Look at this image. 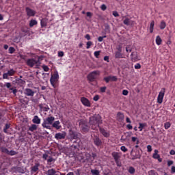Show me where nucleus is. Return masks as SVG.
Here are the masks:
<instances>
[{"mask_svg": "<svg viewBox=\"0 0 175 175\" xmlns=\"http://www.w3.org/2000/svg\"><path fill=\"white\" fill-rule=\"evenodd\" d=\"M89 124L93 131H98V128H100L99 125L102 124V117L99 114L94 115L90 118Z\"/></svg>", "mask_w": 175, "mask_h": 175, "instance_id": "obj_1", "label": "nucleus"}, {"mask_svg": "<svg viewBox=\"0 0 175 175\" xmlns=\"http://www.w3.org/2000/svg\"><path fill=\"white\" fill-rule=\"evenodd\" d=\"M54 121H55V118H54V116L47 117L44 120L42 126L46 128V129L51 130V126L50 125H53Z\"/></svg>", "mask_w": 175, "mask_h": 175, "instance_id": "obj_2", "label": "nucleus"}, {"mask_svg": "<svg viewBox=\"0 0 175 175\" xmlns=\"http://www.w3.org/2000/svg\"><path fill=\"white\" fill-rule=\"evenodd\" d=\"M100 71L99 70H94L91 72H90L88 75L87 79L90 83H93V81H95L96 79H98V76H100Z\"/></svg>", "mask_w": 175, "mask_h": 175, "instance_id": "obj_3", "label": "nucleus"}, {"mask_svg": "<svg viewBox=\"0 0 175 175\" xmlns=\"http://www.w3.org/2000/svg\"><path fill=\"white\" fill-rule=\"evenodd\" d=\"M0 151L3 154H7V155H10L11 157H13V155H17L18 154V152H16V150H9L5 146H2L0 144Z\"/></svg>", "mask_w": 175, "mask_h": 175, "instance_id": "obj_4", "label": "nucleus"}, {"mask_svg": "<svg viewBox=\"0 0 175 175\" xmlns=\"http://www.w3.org/2000/svg\"><path fill=\"white\" fill-rule=\"evenodd\" d=\"M58 79H59L58 72H55L53 73V75H51L50 83L53 88H57V81H58Z\"/></svg>", "mask_w": 175, "mask_h": 175, "instance_id": "obj_5", "label": "nucleus"}, {"mask_svg": "<svg viewBox=\"0 0 175 175\" xmlns=\"http://www.w3.org/2000/svg\"><path fill=\"white\" fill-rule=\"evenodd\" d=\"M40 62L39 61H37L36 59L31 58V59H28L27 60V65L29 66L30 68H33L35 65L36 66H40Z\"/></svg>", "mask_w": 175, "mask_h": 175, "instance_id": "obj_6", "label": "nucleus"}, {"mask_svg": "<svg viewBox=\"0 0 175 175\" xmlns=\"http://www.w3.org/2000/svg\"><path fill=\"white\" fill-rule=\"evenodd\" d=\"M112 157L117 165L119 167L121 166V161H120V158H121V156H120V154L117 152H113L112 153Z\"/></svg>", "mask_w": 175, "mask_h": 175, "instance_id": "obj_7", "label": "nucleus"}, {"mask_svg": "<svg viewBox=\"0 0 175 175\" xmlns=\"http://www.w3.org/2000/svg\"><path fill=\"white\" fill-rule=\"evenodd\" d=\"M131 156L133 161H135V159H140V158H142V155L140 154V152L139 150H132L131 152Z\"/></svg>", "mask_w": 175, "mask_h": 175, "instance_id": "obj_8", "label": "nucleus"}, {"mask_svg": "<svg viewBox=\"0 0 175 175\" xmlns=\"http://www.w3.org/2000/svg\"><path fill=\"white\" fill-rule=\"evenodd\" d=\"M79 126L81 129L82 132L87 133L90 131V126L85 124V121L84 120H80Z\"/></svg>", "mask_w": 175, "mask_h": 175, "instance_id": "obj_9", "label": "nucleus"}, {"mask_svg": "<svg viewBox=\"0 0 175 175\" xmlns=\"http://www.w3.org/2000/svg\"><path fill=\"white\" fill-rule=\"evenodd\" d=\"M165 89L162 88L160 92L159 93V95L157 96V103H159V105H161L162 103V102H163V97L165 96Z\"/></svg>", "mask_w": 175, "mask_h": 175, "instance_id": "obj_10", "label": "nucleus"}, {"mask_svg": "<svg viewBox=\"0 0 175 175\" xmlns=\"http://www.w3.org/2000/svg\"><path fill=\"white\" fill-rule=\"evenodd\" d=\"M25 12L27 17H35L36 14V11L32 10L29 7H26Z\"/></svg>", "mask_w": 175, "mask_h": 175, "instance_id": "obj_11", "label": "nucleus"}, {"mask_svg": "<svg viewBox=\"0 0 175 175\" xmlns=\"http://www.w3.org/2000/svg\"><path fill=\"white\" fill-rule=\"evenodd\" d=\"M69 137L70 142H75L76 139H79V133L76 131H70L69 132Z\"/></svg>", "mask_w": 175, "mask_h": 175, "instance_id": "obj_12", "label": "nucleus"}, {"mask_svg": "<svg viewBox=\"0 0 175 175\" xmlns=\"http://www.w3.org/2000/svg\"><path fill=\"white\" fill-rule=\"evenodd\" d=\"M66 137V132L57 133L55 135V139H56V140H64V139H65Z\"/></svg>", "mask_w": 175, "mask_h": 175, "instance_id": "obj_13", "label": "nucleus"}, {"mask_svg": "<svg viewBox=\"0 0 175 175\" xmlns=\"http://www.w3.org/2000/svg\"><path fill=\"white\" fill-rule=\"evenodd\" d=\"M81 102L85 107H91V102L85 97L81 98Z\"/></svg>", "mask_w": 175, "mask_h": 175, "instance_id": "obj_14", "label": "nucleus"}, {"mask_svg": "<svg viewBox=\"0 0 175 175\" xmlns=\"http://www.w3.org/2000/svg\"><path fill=\"white\" fill-rule=\"evenodd\" d=\"M117 77L111 75L103 78V81H105V83H110V81H117Z\"/></svg>", "mask_w": 175, "mask_h": 175, "instance_id": "obj_15", "label": "nucleus"}, {"mask_svg": "<svg viewBox=\"0 0 175 175\" xmlns=\"http://www.w3.org/2000/svg\"><path fill=\"white\" fill-rule=\"evenodd\" d=\"M93 142L94 144L96 146V147H100V146H102V139L96 135L93 138Z\"/></svg>", "mask_w": 175, "mask_h": 175, "instance_id": "obj_16", "label": "nucleus"}, {"mask_svg": "<svg viewBox=\"0 0 175 175\" xmlns=\"http://www.w3.org/2000/svg\"><path fill=\"white\" fill-rule=\"evenodd\" d=\"M24 94L26 96H33V95H35V91L32 90L31 88H26L24 91Z\"/></svg>", "mask_w": 175, "mask_h": 175, "instance_id": "obj_17", "label": "nucleus"}, {"mask_svg": "<svg viewBox=\"0 0 175 175\" xmlns=\"http://www.w3.org/2000/svg\"><path fill=\"white\" fill-rule=\"evenodd\" d=\"M125 118V116L124 115V113L122 112H118L116 115V120L119 122H122Z\"/></svg>", "mask_w": 175, "mask_h": 175, "instance_id": "obj_18", "label": "nucleus"}, {"mask_svg": "<svg viewBox=\"0 0 175 175\" xmlns=\"http://www.w3.org/2000/svg\"><path fill=\"white\" fill-rule=\"evenodd\" d=\"M38 107H40L41 111H49L50 109L49 105L46 104H39Z\"/></svg>", "mask_w": 175, "mask_h": 175, "instance_id": "obj_19", "label": "nucleus"}, {"mask_svg": "<svg viewBox=\"0 0 175 175\" xmlns=\"http://www.w3.org/2000/svg\"><path fill=\"white\" fill-rule=\"evenodd\" d=\"M99 131L100 133L104 136V137H109L110 133H109V131L105 130V129L102 127H99Z\"/></svg>", "mask_w": 175, "mask_h": 175, "instance_id": "obj_20", "label": "nucleus"}, {"mask_svg": "<svg viewBox=\"0 0 175 175\" xmlns=\"http://www.w3.org/2000/svg\"><path fill=\"white\" fill-rule=\"evenodd\" d=\"M52 126H53V128H55L57 131L60 128H62V126H61V122H59V120H57V121L53 122V123L52 124Z\"/></svg>", "mask_w": 175, "mask_h": 175, "instance_id": "obj_21", "label": "nucleus"}, {"mask_svg": "<svg viewBox=\"0 0 175 175\" xmlns=\"http://www.w3.org/2000/svg\"><path fill=\"white\" fill-rule=\"evenodd\" d=\"M72 143L74 144L71 145L72 150H79L80 145H79L77 140L73 141Z\"/></svg>", "mask_w": 175, "mask_h": 175, "instance_id": "obj_22", "label": "nucleus"}, {"mask_svg": "<svg viewBox=\"0 0 175 175\" xmlns=\"http://www.w3.org/2000/svg\"><path fill=\"white\" fill-rule=\"evenodd\" d=\"M32 122L33 124H37L38 125H39V124H40L41 122V119L40 118H39V116H35L32 119Z\"/></svg>", "mask_w": 175, "mask_h": 175, "instance_id": "obj_23", "label": "nucleus"}, {"mask_svg": "<svg viewBox=\"0 0 175 175\" xmlns=\"http://www.w3.org/2000/svg\"><path fill=\"white\" fill-rule=\"evenodd\" d=\"M131 61L136 62L137 61V52H132L131 54Z\"/></svg>", "mask_w": 175, "mask_h": 175, "instance_id": "obj_24", "label": "nucleus"}, {"mask_svg": "<svg viewBox=\"0 0 175 175\" xmlns=\"http://www.w3.org/2000/svg\"><path fill=\"white\" fill-rule=\"evenodd\" d=\"M46 174L47 175H58V174H57V171H55L54 168L48 170V171L46 172Z\"/></svg>", "mask_w": 175, "mask_h": 175, "instance_id": "obj_25", "label": "nucleus"}, {"mask_svg": "<svg viewBox=\"0 0 175 175\" xmlns=\"http://www.w3.org/2000/svg\"><path fill=\"white\" fill-rule=\"evenodd\" d=\"M40 25H41V28H44V27H47V19L42 18L40 21Z\"/></svg>", "mask_w": 175, "mask_h": 175, "instance_id": "obj_26", "label": "nucleus"}, {"mask_svg": "<svg viewBox=\"0 0 175 175\" xmlns=\"http://www.w3.org/2000/svg\"><path fill=\"white\" fill-rule=\"evenodd\" d=\"M9 129H10V124H5V127L3 128V132L4 133H10V131H9Z\"/></svg>", "mask_w": 175, "mask_h": 175, "instance_id": "obj_27", "label": "nucleus"}, {"mask_svg": "<svg viewBox=\"0 0 175 175\" xmlns=\"http://www.w3.org/2000/svg\"><path fill=\"white\" fill-rule=\"evenodd\" d=\"M30 28H32V27H35V25H38V21L35 19H31L29 24Z\"/></svg>", "mask_w": 175, "mask_h": 175, "instance_id": "obj_28", "label": "nucleus"}, {"mask_svg": "<svg viewBox=\"0 0 175 175\" xmlns=\"http://www.w3.org/2000/svg\"><path fill=\"white\" fill-rule=\"evenodd\" d=\"M39 166H40L39 163H36L35 165L31 167V172L36 173V172L39 170Z\"/></svg>", "mask_w": 175, "mask_h": 175, "instance_id": "obj_29", "label": "nucleus"}, {"mask_svg": "<svg viewBox=\"0 0 175 175\" xmlns=\"http://www.w3.org/2000/svg\"><path fill=\"white\" fill-rule=\"evenodd\" d=\"M85 158H86V160L88 162H92L94 161V159H92V154H90V153H86L85 154Z\"/></svg>", "mask_w": 175, "mask_h": 175, "instance_id": "obj_30", "label": "nucleus"}, {"mask_svg": "<svg viewBox=\"0 0 175 175\" xmlns=\"http://www.w3.org/2000/svg\"><path fill=\"white\" fill-rule=\"evenodd\" d=\"M154 25H155V22L154 21H152L150 22V25L149 27V31L150 33H152V32H154Z\"/></svg>", "mask_w": 175, "mask_h": 175, "instance_id": "obj_31", "label": "nucleus"}, {"mask_svg": "<svg viewBox=\"0 0 175 175\" xmlns=\"http://www.w3.org/2000/svg\"><path fill=\"white\" fill-rule=\"evenodd\" d=\"M159 152V151H158V150H154V153L152 155V158H154V159H159L161 156L158 154Z\"/></svg>", "mask_w": 175, "mask_h": 175, "instance_id": "obj_32", "label": "nucleus"}, {"mask_svg": "<svg viewBox=\"0 0 175 175\" xmlns=\"http://www.w3.org/2000/svg\"><path fill=\"white\" fill-rule=\"evenodd\" d=\"M115 58H124L122 52L116 51L115 52Z\"/></svg>", "mask_w": 175, "mask_h": 175, "instance_id": "obj_33", "label": "nucleus"}, {"mask_svg": "<svg viewBox=\"0 0 175 175\" xmlns=\"http://www.w3.org/2000/svg\"><path fill=\"white\" fill-rule=\"evenodd\" d=\"M38 129V126L36 124H31V126L29 128V131L30 132H33Z\"/></svg>", "mask_w": 175, "mask_h": 175, "instance_id": "obj_34", "label": "nucleus"}, {"mask_svg": "<svg viewBox=\"0 0 175 175\" xmlns=\"http://www.w3.org/2000/svg\"><path fill=\"white\" fill-rule=\"evenodd\" d=\"M161 43H162V39L159 36H157L156 37V44H157V46H161Z\"/></svg>", "mask_w": 175, "mask_h": 175, "instance_id": "obj_35", "label": "nucleus"}, {"mask_svg": "<svg viewBox=\"0 0 175 175\" xmlns=\"http://www.w3.org/2000/svg\"><path fill=\"white\" fill-rule=\"evenodd\" d=\"M7 73L9 76H14V75H16V70L12 68L10 70H8Z\"/></svg>", "mask_w": 175, "mask_h": 175, "instance_id": "obj_36", "label": "nucleus"}, {"mask_svg": "<svg viewBox=\"0 0 175 175\" xmlns=\"http://www.w3.org/2000/svg\"><path fill=\"white\" fill-rule=\"evenodd\" d=\"M139 126L138 129H139V132H142V131H143V129L145 128V126H147V124L146 123H139Z\"/></svg>", "mask_w": 175, "mask_h": 175, "instance_id": "obj_37", "label": "nucleus"}, {"mask_svg": "<svg viewBox=\"0 0 175 175\" xmlns=\"http://www.w3.org/2000/svg\"><path fill=\"white\" fill-rule=\"evenodd\" d=\"M166 28V22L165 21H161L160 23V29H165Z\"/></svg>", "mask_w": 175, "mask_h": 175, "instance_id": "obj_38", "label": "nucleus"}, {"mask_svg": "<svg viewBox=\"0 0 175 175\" xmlns=\"http://www.w3.org/2000/svg\"><path fill=\"white\" fill-rule=\"evenodd\" d=\"M128 172L129 173H130V174H135V172H136V170H135V167L131 166L129 167Z\"/></svg>", "mask_w": 175, "mask_h": 175, "instance_id": "obj_39", "label": "nucleus"}, {"mask_svg": "<svg viewBox=\"0 0 175 175\" xmlns=\"http://www.w3.org/2000/svg\"><path fill=\"white\" fill-rule=\"evenodd\" d=\"M17 84H18V85L22 87V85H24V84H25V81H24L21 79H19L17 80Z\"/></svg>", "mask_w": 175, "mask_h": 175, "instance_id": "obj_40", "label": "nucleus"}, {"mask_svg": "<svg viewBox=\"0 0 175 175\" xmlns=\"http://www.w3.org/2000/svg\"><path fill=\"white\" fill-rule=\"evenodd\" d=\"M123 23L124 24V25H130V24H131V19H129V18H126L124 20Z\"/></svg>", "mask_w": 175, "mask_h": 175, "instance_id": "obj_41", "label": "nucleus"}, {"mask_svg": "<svg viewBox=\"0 0 175 175\" xmlns=\"http://www.w3.org/2000/svg\"><path fill=\"white\" fill-rule=\"evenodd\" d=\"M91 173L92 175H99L100 172L98 170H91Z\"/></svg>", "mask_w": 175, "mask_h": 175, "instance_id": "obj_42", "label": "nucleus"}, {"mask_svg": "<svg viewBox=\"0 0 175 175\" xmlns=\"http://www.w3.org/2000/svg\"><path fill=\"white\" fill-rule=\"evenodd\" d=\"M16 171L18 172V173H24V170L23 168H21V167H16Z\"/></svg>", "mask_w": 175, "mask_h": 175, "instance_id": "obj_43", "label": "nucleus"}, {"mask_svg": "<svg viewBox=\"0 0 175 175\" xmlns=\"http://www.w3.org/2000/svg\"><path fill=\"white\" fill-rule=\"evenodd\" d=\"M92 44H94L92 43V41H88L87 43H86V49H90L91 48V46H92Z\"/></svg>", "mask_w": 175, "mask_h": 175, "instance_id": "obj_44", "label": "nucleus"}, {"mask_svg": "<svg viewBox=\"0 0 175 175\" xmlns=\"http://www.w3.org/2000/svg\"><path fill=\"white\" fill-rule=\"evenodd\" d=\"M51 162H55V159H54V158L49 157V159L47 160V163L48 165H50V163H51Z\"/></svg>", "mask_w": 175, "mask_h": 175, "instance_id": "obj_45", "label": "nucleus"}, {"mask_svg": "<svg viewBox=\"0 0 175 175\" xmlns=\"http://www.w3.org/2000/svg\"><path fill=\"white\" fill-rule=\"evenodd\" d=\"M94 55L96 58H99V55H100V51H95Z\"/></svg>", "mask_w": 175, "mask_h": 175, "instance_id": "obj_46", "label": "nucleus"}, {"mask_svg": "<svg viewBox=\"0 0 175 175\" xmlns=\"http://www.w3.org/2000/svg\"><path fill=\"white\" fill-rule=\"evenodd\" d=\"M126 53H132V48H131L130 45H127L126 47Z\"/></svg>", "mask_w": 175, "mask_h": 175, "instance_id": "obj_47", "label": "nucleus"}, {"mask_svg": "<svg viewBox=\"0 0 175 175\" xmlns=\"http://www.w3.org/2000/svg\"><path fill=\"white\" fill-rule=\"evenodd\" d=\"M42 69L44 72H49V70H50V68H49V66L46 65L42 66Z\"/></svg>", "mask_w": 175, "mask_h": 175, "instance_id": "obj_48", "label": "nucleus"}, {"mask_svg": "<svg viewBox=\"0 0 175 175\" xmlns=\"http://www.w3.org/2000/svg\"><path fill=\"white\" fill-rule=\"evenodd\" d=\"M14 51H16V49L14 47L10 46L9 48V53L10 54H13V53H14Z\"/></svg>", "mask_w": 175, "mask_h": 175, "instance_id": "obj_49", "label": "nucleus"}, {"mask_svg": "<svg viewBox=\"0 0 175 175\" xmlns=\"http://www.w3.org/2000/svg\"><path fill=\"white\" fill-rule=\"evenodd\" d=\"M105 29L107 32H110V25L108 24L105 25Z\"/></svg>", "mask_w": 175, "mask_h": 175, "instance_id": "obj_50", "label": "nucleus"}, {"mask_svg": "<svg viewBox=\"0 0 175 175\" xmlns=\"http://www.w3.org/2000/svg\"><path fill=\"white\" fill-rule=\"evenodd\" d=\"M120 150L121 151H122L123 152H126L128 151V148H126V147L122 146L120 147Z\"/></svg>", "mask_w": 175, "mask_h": 175, "instance_id": "obj_51", "label": "nucleus"}, {"mask_svg": "<svg viewBox=\"0 0 175 175\" xmlns=\"http://www.w3.org/2000/svg\"><path fill=\"white\" fill-rule=\"evenodd\" d=\"M106 90H107V88L106 86L101 87L100 88V92H102V93L106 92Z\"/></svg>", "mask_w": 175, "mask_h": 175, "instance_id": "obj_52", "label": "nucleus"}, {"mask_svg": "<svg viewBox=\"0 0 175 175\" xmlns=\"http://www.w3.org/2000/svg\"><path fill=\"white\" fill-rule=\"evenodd\" d=\"M165 129H169L170 128V122H166L164 124Z\"/></svg>", "mask_w": 175, "mask_h": 175, "instance_id": "obj_53", "label": "nucleus"}, {"mask_svg": "<svg viewBox=\"0 0 175 175\" xmlns=\"http://www.w3.org/2000/svg\"><path fill=\"white\" fill-rule=\"evenodd\" d=\"M107 38L106 36H99V37L98 38V40L99 42H103V39H105V38Z\"/></svg>", "mask_w": 175, "mask_h": 175, "instance_id": "obj_54", "label": "nucleus"}, {"mask_svg": "<svg viewBox=\"0 0 175 175\" xmlns=\"http://www.w3.org/2000/svg\"><path fill=\"white\" fill-rule=\"evenodd\" d=\"M116 49L118 52L122 53V45H118Z\"/></svg>", "mask_w": 175, "mask_h": 175, "instance_id": "obj_55", "label": "nucleus"}, {"mask_svg": "<svg viewBox=\"0 0 175 175\" xmlns=\"http://www.w3.org/2000/svg\"><path fill=\"white\" fill-rule=\"evenodd\" d=\"M10 91H12V93L14 94V95H16L17 94V89L11 88H10Z\"/></svg>", "mask_w": 175, "mask_h": 175, "instance_id": "obj_56", "label": "nucleus"}, {"mask_svg": "<svg viewBox=\"0 0 175 175\" xmlns=\"http://www.w3.org/2000/svg\"><path fill=\"white\" fill-rule=\"evenodd\" d=\"M173 163H174V162L172 160H168L167 161V165L168 167L172 166V165H173Z\"/></svg>", "mask_w": 175, "mask_h": 175, "instance_id": "obj_57", "label": "nucleus"}, {"mask_svg": "<svg viewBox=\"0 0 175 175\" xmlns=\"http://www.w3.org/2000/svg\"><path fill=\"white\" fill-rule=\"evenodd\" d=\"M147 151L148 152H151V151H152V146H151V145L147 146Z\"/></svg>", "mask_w": 175, "mask_h": 175, "instance_id": "obj_58", "label": "nucleus"}, {"mask_svg": "<svg viewBox=\"0 0 175 175\" xmlns=\"http://www.w3.org/2000/svg\"><path fill=\"white\" fill-rule=\"evenodd\" d=\"M5 86L7 87V88H9V90H10V88H12V83L9 82L5 83Z\"/></svg>", "mask_w": 175, "mask_h": 175, "instance_id": "obj_59", "label": "nucleus"}, {"mask_svg": "<svg viewBox=\"0 0 175 175\" xmlns=\"http://www.w3.org/2000/svg\"><path fill=\"white\" fill-rule=\"evenodd\" d=\"M135 69H140L142 68V65L140 64L137 63L134 66Z\"/></svg>", "mask_w": 175, "mask_h": 175, "instance_id": "obj_60", "label": "nucleus"}, {"mask_svg": "<svg viewBox=\"0 0 175 175\" xmlns=\"http://www.w3.org/2000/svg\"><path fill=\"white\" fill-rule=\"evenodd\" d=\"M93 100H94V102H98V100H99V95L94 96L93 98Z\"/></svg>", "mask_w": 175, "mask_h": 175, "instance_id": "obj_61", "label": "nucleus"}, {"mask_svg": "<svg viewBox=\"0 0 175 175\" xmlns=\"http://www.w3.org/2000/svg\"><path fill=\"white\" fill-rule=\"evenodd\" d=\"M112 14H113V16H114V17L120 16V14H118V12L117 11H113Z\"/></svg>", "mask_w": 175, "mask_h": 175, "instance_id": "obj_62", "label": "nucleus"}, {"mask_svg": "<svg viewBox=\"0 0 175 175\" xmlns=\"http://www.w3.org/2000/svg\"><path fill=\"white\" fill-rule=\"evenodd\" d=\"M128 94H129V92L126 90H124L122 91V95H124L125 96H126V95H128Z\"/></svg>", "mask_w": 175, "mask_h": 175, "instance_id": "obj_63", "label": "nucleus"}, {"mask_svg": "<svg viewBox=\"0 0 175 175\" xmlns=\"http://www.w3.org/2000/svg\"><path fill=\"white\" fill-rule=\"evenodd\" d=\"M174 173H175V166L173 165V166H172V167H171V174H174Z\"/></svg>", "mask_w": 175, "mask_h": 175, "instance_id": "obj_64", "label": "nucleus"}]
</instances>
